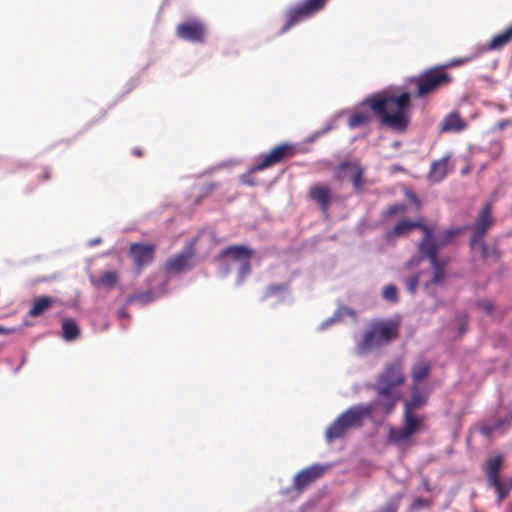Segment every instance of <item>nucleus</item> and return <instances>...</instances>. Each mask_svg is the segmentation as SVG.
Here are the masks:
<instances>
[{
  "instance_id": "obj_48",
  "label": "nucleus",
  "mask_w": 512,
  "mask_h": 512,
  "mask_svg": "<svg viewBox=\"0 0 512 512\" xmlns=\"http://www.w3.org/2000/svg\"><path fill=\"white\" fill-rule=\"evenodd\" d=\"M12 332H14L13 328H6V327H3V326H0V334L8 335V334H10Z\"/></svg>"
},
{
  "instance_id": "obj_2",
  "label": "nucleus",
  "mask_w": 512,
  "mask_h": 512,
  "mask_svg": "<svg viewBox=\"0 0 512 512\" xmlns=\"http://www.w3.org/2000/svg\"><path fill=\"white\" fill-rule=\"evenodd\" d=\"M372 414L373 406L357 404L349 407L326 428V441L331 443L344 438L350 431L360 428Z\"/></svg>"
},
{
  "instance_id": "obj_42",
  "label": "nucleus",
  "mask_w": 512,
  "mask_h": 512,
  "mask_svg": "<svg viewBox=\"0 0 512 512\" xmlns=\"http://www.w3.org/2000/svg\"><path fill=\"white\" fill-rule=\"evenodd\" d=\"M508 126H512V120L511 119H502V120L498 121L496 123V125H495V127H496V129L498 131H503Z\"/></svg>"
},
{
  "instance_id": "obj_40",
  "label": "nucleus",
  "mask_w": 512,
  "mask_h": 512,
  "mask_svg": "<svg viewBox=\"0 0 512 512\" xmlns=\"http://www.w3.org/2000/svg\"><path fill=\"white\" fill-rule=\"evenodd\" d=\"M419 278H420V275L419 274H415L409 278L406 279L405 283H406V287L408 289V291L411 293V294H415L416 291H417V288H418V284H419Z\"/></svg>"
},
{
  "instance_id": "obj_27",
  "label": "nucleus",
  "mask_w": 512,
  "mask_h": 512,
  "mask_svg": "<svg viewBox=\"0 0 512 512\" xmlns=\"http://www.w3.org/2000/svg\"><path fill=\"white\" fill-rule=\"evenodd\" d=\"M53 299L49 296L37 297L33 301V305L29 310L31 317H38L42 315L46 310L52 307Z\"/></svg>"
},
{
  "instance_id": "obj_3",
  "label": "nucleus",
  "mask_w": 512,
  "mask_h": 512,
  "mask_svg": "<svg viewBox=\"0 0 512 512\" xmlns=\"http://www.w3.org/2000/svg\"><path fill=\"white\" fill-rule=\"evenodd\" d=\"M399 336V325L393 320H374L364 331L358 349L361 352L388 345Z\"/></svg>"
},
{
  "instance_id": "obj_50",
  "label": "nucleus",
  "mask_w": 512,
  "mask_h": 512,
  "mask_svg": "<svg viewBox=\"0 0 512 512\" xmlns=\"http://www.w3.org/2000/svg\"><path fill=\"white\" fill-rule=\"evenodd\" d=\"M508 487L512 490V476L505 482Z\"/></svg>"
},
{
  "instance_id": "obj_10",
  "label": "nucleus",
  "mask_w": 512,
  "mask_h": 512,
  "mask_svg": "<svg viewBox=\"0 0 512 512\" xmlns=\"http://www.w3.org/2000/svg\"><path fill=\"white\" fill-rule=\"evenodd\" d=\"M207 29L205 24L196 18H191L176 27V35L178 38L193 42L204 43L206 39Z\"/></svg>"
},
{
  "instance_id": "obj_6",
  "label": "nucleus",
  "mask_w": 512,
  "mask_h": 512,
  "mask_svg": "<svg viewBox=\"0 0 512 512\" xmlns=\"http://www.w3.org/2000/svg\"><path fill=\"white\" fill-rule=\"evenodd\" d=\"M424 421V415L404 410V425L400 428L391 429L389 439L396 444L409 440L413 434L423 428Z\"/></svg>"
},
{
  "instance_id": "obj_17",
  "label": "nucleus",
  "mask_w": 512,
  "mask_h": 512,
  "mask_svg": "<svg viewBox=\"0 0 512 512\" xmlns=\"http://www.w3.org/2000/svg\"><path fill=\"white\" fill-rule=\"evenodd\" d=\"M417 224L419 226L416 229H420L423 233V237L418 244V251L421 256H431L434 258L436 254V239L434 238V229L433 227L426 225L422 222L421 219L417 220Z\"/></svg>"
},
{
  "instance_id": "obj_52",
  "label": "nucleus",
  "mask_w": 512,
  "mask_h": 512,
  "mask_svg": "<svg viewBox=\"0 0 512 512\" xmlns=\"http://www.w3.org/2000/svg\"><path fill=\"white\" fill-rule=\"evenodd\" d=\"M133 153H134L136 156H138V157H140V156L142 155L141 151H140V150H138V149L133 150Z\"/></svg>"
},
{
  "instance_id": "obj_53",
  "label": "nucleus",
  "mask_w": 512,
  "mask_h": 512,
  "mask_svg": "<svg viewBox=\"0 0 512 512\" xmlns=\"http://www.w3.org/2000/svg\"><path fill=\"white\" fill-rule=\"evenodd\" d=\"M424 486H425V489H426L427 491H429V490H430V488H429V484H428V481H425V482H424Z\"/></svg>"
},
{
  "instance_id": "obj_39",
  "label": "nucleus",
  "mask_w": 512,
  "mask_h": 512,
  "mask_svg": "<svg viewBox=\"0 0 512 512\" xmlns=\"http://www.w3.org/2000/svg\"><path fill=\"white\" fill-rule=\"evenodd\" d=\"M406 210V205L405 204H402V203H395V204H392L390 205L384 212V217L388 218V217H391L395 214H398V213H402V212H405Z\"/></svg>"
},
{
  "instance_id": "obj_54",
  "label": "nucleus",
  "mask_w": 512,
  "mask_h": 512,
  "mask_svg": "<svg viewBox=\"0 0 512 512\" xmlns=\"http://www.w3.org/2000/svg\"><path fill=\"white\" fill-rule=\"evenodd\" d=\"M352 175V171L350 170H345V176H349Z\"/></svg>"
},
{
  "instance_id": "obj_26",
  "label": "nucleus",
  "mask_w": 512,
  "mask_h": 512,
  "mask_svg": "<svg viewBox=\"0 0 512 512\" xmlns=\"http://www.w3.org/2000/svg\"><path fill=\"white\" fill-rule=\"evenodd\" d=\"M372 121V113L369 110L354 111L348 118V126L351 129L367 125Z\"/></svg>"
},
{
  "instance_id": "obj_1",
  "label": "nucleus",
  "mask_w": 512,
  "mask_h": 512,
  "mask_svg": "<svg viewBox=\"0 0 512 512\" xmlns=\"http://www.w3.org/2000/svg\"><path fill=\"white\" fill-rule=\"evenodd\" d=\"M377 116L383 126L404 132L410 124L411 95L408 92L394 94L382 91L362 101Z\"/></svg>"
},
{
  "instance_id": "obj_7",
  "label": "nucleus",
  "mask_w": 512,
  "mask_h": 512,
  "mask_svg": "<svg viewBox=\"0 0 512 512\" xmlns=\"http://www.w3.org/2000/svg\"><path fill=\"white\" fill-rule=\"evenodd\" d=\"M296 154L295 146L282 143L274 147L269 153L259 156V161L251 167V172L262 171L293 157Z\"/></svg>"
},
{
  "instance_id": "obj_36",
  "label": "nucleus",
  "mask_w": 512,
  "mask_h": 512,
  "mask_svg": "<svg viewBox=\"0 0 512 512\" xmlns=\"http://www.w3.org/2000/svg\"><path fill=\"white\" fill-rule=\"evenodd\" d=\"M251 258H246L245 260L241 261V266L238 271V278L237 283L242 284L246 278V276L251 272Z\"/></svg>"
},
{
  "instance_id": "obj_18",
  "label": "nucleus",
  "mask_w": 512,
  "mask_h": 512,
  "mask_svg": "<svg viewBox=\"0 0 512 512\" xmlns=\"http://www.w3.org/2000/svg\"><path fill=\"white\" fill-rule=\"evenodd\" d=\"M419 226L416 221L402 219L391 230L386 231L384 237L388 242H392L397 238L408 235L412 230Z\"/></svg>"
},
{
  "instance_id": "obj_29",
  "label": "nucleus",
  "mask_w": 512,
  "mask_h": 512,
  "mask_svg": "<svg viewBox=\"0 0 512 512\" xmlns=\"http://www.w3.org/2000/svg\"><path fill=\"white\" fill-rule=\"evenodd\" d=\"M464 229L463 228H448L438 237L436 246V255H438L439 249L450 244L453 239L458 236Z\"/></svg>"
},
{
  "instance_id": "obj_23",
  "label": "nucleus",
  "mask_w": 512,
  "mask_h": 512,
  "mask_svg": "<svg viewBox=\"0 0 512 512\" xmlns=\"http://www.w3.org/2000/svg\"><path fill=\"white\" fill-rule=\"evenodd\" d=\"M118 280L119 272L117 270H108L100 273L97 279L91 278V283L96 288L110 291L115 288Z\"/></svg>"
},
{
  "instance_id": "obj_41",
  "label": "nucleus",
  "mask_w": 512,
  "mask_h": 512,
  "mask_svg": "<svg viewBox=\"0 0 512 512\" xmlns=\"http://www.w3.org/2000/svg\"><path fill=\"white\" fill-rule=\"evenodd\" d=\"M476 58V55L473 54V55H470V56H467V57H461V58H454L452 59L449 64L447 65V67H455V66H461V65H464L472 60H474Z\"/></svg>"
},
{
  "instance_id": "obj_8",
  "label": "nucleus",
  "mask_w": 512,
  "mask_h": 512,
  "mask_svg": "<svg viewBox=\"0 0 512 512\" xmlns=\"http://www.w3.org/2000/svg\"><path fill=\"white\" fill-rule=\"evenodd\" d=\"M405 379L403 362L401 359H397L385 366L378 376L375 387L397 390L398 387L404 384Z\"/></svg>"
},
{
  "instance_id": "obj_37",
  "label": "nucleus",
  "mask_w": 512,
  "mask_h": 512,
  "mask_svg": "<svg viewBox=\"0 0 512 512\" xmlns=\"http://www.w3.org/2000/svg\"><path fill=\"white\" fill-rule=\"evenodd\" d=\"M431 506V501L422 497H417L410 504L411 512H419L423 508H429Z\"/></svg>"
},
{
  "instance_id": "obj_32",
  "label": "nucleus",
  "mask_w": 512,
  "mask_h": 512,
  "mask_svg": "<svg viewBox=\"0 0 512 512\" xmlns=\"http://www.w3.org/2000/svg\"><path fill=\"white\" fill-rule=\"evenodd\" d=\"M487 484L490 487L494 488L496 495H497L496 503L498 506H500L502 501L509 495L511 489L501 479L489 482Z\"/></svg>"
},
{
  "instance_id": "obj_21",
  "label": "nucleus",
  "mask_w": 512,
  "mask_h": 512,
  "mask_svg": "<svg viewBox=\"0 0 512 512\" xmlns=\"http://www.w3.org/2000/svg\"><path fill=\"white\" fill-rule=\"evenodd\" d=\"M450 156L433 161L428 173V179L433 183H439L445 179L448 173Z\"/></svg>"
},
{
  "instance_id": "obj_19",
  "label": "nucleus",
  "mask_w": 512,
  "mask_h": 512,
  "mask_svg": "<svg viewBox=\"0 0 512 512\" xmlns=\"http://www.w3.org/2000/svg\"><path fill=\"white\" fill-rule=\"evenodd\" d=\"M432 267L433 273L430 280L431 285H442L444 281L446 280L447 274H446V265L447 262L443 259H439L438 255H434V258L431 256H425Z\"/></svg>"
},
{
  "instance_id": "obj_31",
  "label": "nucleus",
  "mask_w": 512,
  "mask_h": 512,
  "mask_svg": "<svg viewBox=\"0 0 512 512\" xmlns=\"http://www.w3.org/2000/svg\"><path fill=\"white\" fill-rule=\"evenodd\" d=\"M425 403L426 396L417 390H413L410 400L405 402V410L417 412V410L424 406Z\"/></svg>"
},
{
  "instance_id": "obj_22",
  "label": "nucleus",
  "mask_w": 512,
  "mask_h": 512,
  "mask_svg": "<svg viewBox=\"0 0 512 512\" xmlns=\"http://www.w3.org/2000/svg\"><path fill=\"white\" fill-rule=\"evenodd\" d=\"M253 256V250L244 245H229L219 254V259L229 257L235 261H243Z\"/></svg>"
},
{
  "instance_id": "obj_34",
  "label": "nucleus",
  "mask_w": 512,
  "mask_h": 512,
  "mask_svg": "<svg viewBox=\"0 0 512 512\" xmlns=\"http://www.w3.org/2000/svg\"><path fill=\"white\" fill-rule=\"evenodd\" d=\"M288 289L287 283H277V284H270L266 287L263 295V299L270 298L274 295H277L279 293H282Z\"/></svg>"
},
{
  "instance_id": "obj_44",
  "label": "nucleus",
  "mask_w": 512,
  "mask_h": 512,
  "mask_svg": "<svg viewBox=\"0 0 512 512\" xmlns=\"http://www.w3.org/2000/svg\"><path fill=\"white\" fill-rule=\"evenodd\" d=\"M134 298L145 303L153 300L151 292L135 295Z\"/></svg>"
},
{
  "instance_id": "obj_11",
  "label": "nucleus",
  "mask_w": 512,
  "mask_h": 512,
  "mask_svg": "<svg viewBox=\"0 0 512 512\" xmlns=\"http://www.w3.org/2000/svg\"><path fill=\"white\" fill-rule=\"evenodd\" d=\"M345 170L352 171V175H350L349 179L352 182L354 191L356 193H360L363 190V186L365 184L364 168L359 161H343L336 167L334 172V179L338 182L343 181L346 178Z\"/></svg>"
},
{
  "instance_id": "obj_14",
  "label": "nucleus",
  "mask_w": 512,
  "mask_h": 512,
  "mask_svg": "<svg viewBox=\"0 0 512 512\" xmlns=\"http://www.w3.org/2000/svg\"><path fill=\"white\" fill-rule=\"evenodd\" d=\"M378 398L366 406H373V412L379 410L381 413L388 415L393 412L397 402L400 399V394L396 389H386L375 387Z\"/></svg>"
},
{
  "instance_id": "obj_49",
  "label": "nucleus",
  "mask_w": 512,
  "mask_h": 512,
  "mask_svg": "<svg viewBox=\"0 0 512 512\" xmlns=\"http://www.w3.org/2000/svg\"><path fill=\"white\" fill-rule=\"evenodd\" d=\"M467 329V319H465L464 321L461 322V326H460V332L461 333H464Z\"/></svg>"
},
{
  "instance_id": "obj_16",
  "label": "nucleus",
  "mask_w": 512,
  "mask_h": 512,
  "mask_svg": "<svg viewBox=\"0 0 512 512\" xmlns=\"http://www.w3.org/2000/svg\"><path fill=\"white\" fill-rule=\"evenodd\" d=\"M155 249L152 244L133 243L130 245L129 255L138 271L153 261Z\"/></svg>"
},
{
  "instance_id": "obj_35",
  "label": "nucleus",
  "mask_w": 512,
  "mask_h": 512,
  "mask_svg": "<svg viewBox=\"0 0 512 512\" xmlns=\"http://www.w3.org/2000/svg\"><path fill=\"white\" fill-rule=\"evenodd\" d=\"M382 296L385 300L389 302H397L398 301V290L394 284L386 285L383 289Z\"/></svg>"
},
{
  "instance_id": "obj_13",
  "label": "nucleus",
  "mask_w": 512,
  "mask_h": 512,
  "mask_svg": "<svg viewBox=\"0 0 512 512\" xmlns=\"http://www.w3.org/2000/svg\"><path fill=\"white\" fill-rule=\"evenodd\" d=\"M195 255L194 242L191 241L189 244L178 254L169 258L165 265L164 270L167 273L180 274L190 269V262Z\"/></svg>"
},
{
  "instance_id": "obj_38",
  "label": "nucleus",
  "mask_w": 512,
  "mask_h": 512,
  "mask_svg": "<svg viewBox=\"0 0 512 512\" xmlns=\"http://www.w3.org/2000/svg\"><path fill=\"white\" fill-rule=\"evenodd\" d=\"M476 246L480 247L481 255L484 259H487L490 257H493L496 260L499 259V253L495 249H492V250L489 249V247L487 246V244L484 242L483 239L481 240V242H478V244Z\"/></svg>"
},
{
  "instance_id": "obj_24",
  "label": "nucleus",
  "mask_w": 512,
  "mask_h": 512,
  "mask_svg": "<svg viewBox=\"0 0 512 512\" xmlns=\"http://www.w3.org/2000/svg\"><path fill=\"white\" fill-rule=\"evenodd\" d=\"M512 41V24L501 33L494 35L487 44L488 50H500Z\"/></svg>"
},
{
  "instance_id": "obj_12",
  "label": "nucleus",
  "mask_w": 512,
  "mask_h": 512,
  "mask_svg": "<svg viewBox=\"0 0 512 512\" xmlns=\"http://www.w3.org/2000/svg\"><path fill=\"white\" fill-rule=\"evenodd\" d=\"M329 467L330 465L315 463L310 465L309 467L302 469L294 476L293 489L297 491L303 490L313 481L320 478ZM291 490L292 488L281 490V494L286 495Z\"/></svg>"
},
{
  "instance_id": "obj_46",
  "label": "nucleus",
  "mask_w": 512,
  "mask_h": 512,
  "mask_svg": "<svg viewBox=\"0 0 512 512\" xmlns=\"http://www.w3.org/2000/svg\"><path fill=\"white\" fill-rule=\"evenodd\" d=\"M479 305L487 314H491L493 312V304L492 303L483 302V303H480Z\"/></svg>"
},
{
  "instance_id": "obj_51",
  "label": "nucleus",
  "mask_w": 512,
  "mask_h": 512,
  "mask_svg": "<svg viewBox=\"0 0 512 512\" xmlns=\"http://www.w3.org/2000/svg\"><path fill=\"white\" fill-rule=\"evenodd\" d=\"M385 512H396V509L393 506H389L386 508Z\"/></svg>"
},
{
  "instance_id": "obj_25",
  "label": "nucleus",
  "mask_w": 512,
  "mask_h": 512,
  "mask_svg": "<svg viewBox=\"0 0 512 512\" xmlns=\"http://www.w3.org/2000/svg\"><path fill=\"white\" fill-rule=\"evenodd\" d=\"M464 128L465 122L461 119L458 113L448 114L441 124V132H460Z\"/></svg>"
},
{
  "instance_id": "obj_5",
  "label": "nucleus",
  "mask_w": 512,
  "mask_h": 512,
  "mask_svg": "<svg viewBox=\"0 0 512 512\" xmlns=\"http://www.w3.org/2000/svg\"><path fill=\"white\" fill-rule=\"evenodd\" d=\"M327 2L328 0H305L287 9L285 12L286 23L281 28V33H285L297 23L311 18L323 10Z\"/></svg>"
},
{
  "instance_id": "obj_15",
  "label": "nucleus",
  "mask_w": 512,
  "mask_h": 512,
  "mask_svg": "<svg viewBox=\"0 0 512 512\" xmlns=\"http://www.w3.org/2000/svg\"><path fill=\"white\" fill-rule=\"evenodd\" d=\"M308 197L318 205L323 214H329L333 195L328 185L320 183L310 186L308 189Z\"/></svg>"
},
{
  "instance_id": "obj_9",
  "label": "nucleus",
  "mask_w": 512,
  "mask_h": 512,
  "mask_svg": "<svg viewBox=\"0 0 512 512\" xmlns=\"http://www.w3.org/2000/svg\"><path fill=\"white\" fill-rule=\"evenodd\" d=\"M493 223L494 219L492 217V204L487 202L484 204L478 213L474 224L471 226L473 233L470 238V246L472 248L476 247L478 242H481V240L484 239V236L492 227Z\"/></svg>"
},
{
  "instance_id": "obj_47",
  "label": "nucleus",
  "mask_w": 512,
  "mask_h": 512,
  "mask_svg": "<svg viewBox=\"0 0 512 512\" xmlns=\"http://www.w3.org/2000/svg\"><path fill=\"white\" fill-rule=\"evenodd\" d=\"M51 178V172L48 168H44L41 175H40V179L42 181H47Z\"/></svg>"
},
{
  "instance_id": "obj_30",
  "label": "nucleus",
  "mask_w": 512,
  "mask_h": 512,
  "mask_svg": "<svg viewBox=\"0 0 512 512\" xmlns=\"http://www.w3.org/2000/svg\"><path fill=\"white\" fill-rule=\"evenodd\" d=\"M431 370L430 363L427 361H419L412 367V379L414 383H419L428 377Z\"/></svg>"
},
{
  "instance_id": "obj_20",
  "label": "nucleus",
  "mask_w": 512,
  "mask_h": 512,
  "mask_svg": "<svg viewBox=\"0 0 512 512\" xmlns=\"http://www.w3.org/2000/svg\"><path fill=\"white\" fill-rule=\"evenodd\" d=\"M504 456L497 454L486 460L484 473L487 483L500 479L499 473L504 468Z\"/></svg>"
},
{
  "instance_id": "obj_28",
  "label": "nucleus",
  "mask_w": 512,
  "mask_h": 512,
  "mask_svg": "<svg viewBox=\"0 0 512 512\" xmlns=\"http://www.w3.org/2000/svg\"><path fill=\"white\" fill-rule=\"evenodd\" d=\"M80 335V328L78 324L70 318L62 321V336L66 341H74Z\"/></svg>"
},
{
  "instance_id": "obj_4",
  "label": "nucleus",
  "mask_w": 512,
  "mask_h": 512,
  "mask_svg": "<svg viewBox=\"0 0 512 512\" xmlns=\"http://www.w3.org/2000/svg\"><path fill=\"white\" fill-rule=\"evenodd\" d=\"M452 81L453 77L445 71L444 66L431 67L411 80L416 86L414 95L417 98L433 94Z\"/></svg>"
},
{
  "instance_id": "obj_43",
  "label": "nucleus",
  "mask_w": 512,
  "mask_h": 512,
  "mask_svg": "<svg viewBox=\"0 0 512 512\" xmlns=\"http://www.w3.org/2000/svg\"><path fill=\"white\" fill-rule=\"evenodd\" d=\"M252 173L253 172H251V168H250L248 173L242 176V182L244 184H247L249 186H255L256 185V182L251 178V174Z\"/></svg>"
},
{
  "instance_id": "obj_33",
  "label": "nucleus",
  "mask_w": 512,
  "mask_h": 512,
  "mask_svg": "<svg viewBox=\"0 0 512 512\" xmlns=\"http://www.w3.org/2000/svg\"><path fill=\"white\" fill-rule=\"evenodd\" d=\"M508 425L509 422L507 420H495L492 423L482 425L479 428V432L485 437H490L493 433Z\"/></svg>"
},
{
  "instance_id": "obj_45",
  "label": "nucleus",
  "mask_w": 512,
  "mask_h": 512,
  "mask_svg": "<svg viewBox=\"0 0 512 512\" xmlns=\"http://www.w3.org/2000/svg\"><path fill=\"white\" fill-rule=\"evenodd\" d=\"M407 197L415 204L417 209L421 208V202L415 193L409 192L407 193Z\"/></svg>"
}]
</instances>
